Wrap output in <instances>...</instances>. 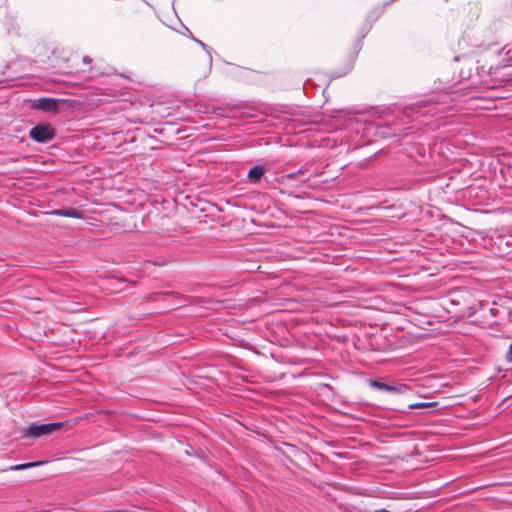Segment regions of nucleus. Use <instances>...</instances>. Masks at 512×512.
<instances>
[{"label": "nucleus", "instance_id": "nucleus-1", "mask_svg": "<svg viewBox=\"0 0 512 512\" xmlns=\"http://www.w3.org/2000/svg\"><path fill=\"white\" fill-rule=\"evenodd\" d=\"M61 422H52V423H39L33 422L29 425V427L23 432L24 437H40L45 436L57 431L62 427Z\"/></svg>", "mask_w": 512, "mask_h": 512}, {"label": "nucleus", "instance_id": "nucleus-2", "mask_svg": "<svg viewBox=\"0 0 512 512\" xmlns=\"http://www.w3.org/2000/svg\"><path fill=\"white\" fill-rule=\"evenodd\" d=\"M29 135L36 142L46 143L55 137V130L50 124H39L30 130Z\"/></svg>", "mask_w": 512, "mask_h": 512}, {"label": "nucleus", "instance_id": "nucleus-3", "mask_svg": "<svg viewBox=\"0 0 512 512\" xmlns=\"http://www.w3.org/2000/svg\"><path fill=\"white\" fill-rule=\"evenodd\" d=\"M60 100L49 97H42L38 99L30 100V107L35 110L43 112L56 113L59 110Z\"/></svg>", "mask_w": 512, "mask_h": 512}, {"label": "nucleus", "instance_id": "nucleus-4", "mask_svg": "<svg viewBox=\"0 0 512 512\" xmlns=\"http://www.w3.org/2000/svg\"><path fill=\"white\" fill-rule=\"evenodd\" d=\"M370 386L375 389L387 391V392H391V393H403L407 389L406 385H403V384L390 385V384H386V383H383L378 380H372L370 382Z\"/></svg>", "mask_w": 512, "mask_h": 512}, {"label": "nucleus", "instance_id": "nucleus-5", "mask_svg": "<svg viewBox=\"0 0 512 512\" xmlns=\"http://www.w3.org/2000/svg\"><path fill=\"white\" fill-rule=\"evenodd\" d=\"M265 167L262 165L253 166L248 172V179L252 183H258L265 174Z\"/></svg>", "mask_w": 512, "mask_h": 512}, {"label": "nucleus", "instance_id": "nucleus-6", "mask_svg": "<svg viewBox=\"0 0 512 512\" xmlns=\"http://www.w3.org/2000/svg\"><path fill=\"white\" fill-rule=\"evenodd\" d=\"M54 214L58 215V216L78 218V219L82 217L81 212L74 208H65V209L55 210Z\"/></svg>", "mask_w": 512, "mask_h": 512}, {"label": "nucleus", "instance_id": "nucleus-7", "mask_svg": "<svg viewBox=\"0 0 512 512\" xmlns=\"http://www.w3.org/2000/svg\"><path fill=\"white\" fill-rule=\"evenodd\" d=\"M42 463H43L42 461H37V462H28V463H23V464H17V465L10 466L8 469H5L4 471L25 470V469L32 468V467H37V466L41 465Z\"/></svg>", "mask_w": 512, "mask_h": 512}, {"label": "nucleus", "instance_id": "nucleus-8", "mask_svg": "<svg viewBox=\"0 0 512 512\" xmlns=\"http://www.w3.org/2000/svg\"><path fill=\"white\" fill-rule=\"evenodd\" d=\"M435 404H436L435 402H418V403L410 404L409 409L430 408V407H433Z\"/></svg>", "mask_w": 512, "mask_h": 512}, {"label": "nucleus", "instance_id": "nucleus-9", "mask_svg": "<svg viewBox=\"0 0 512 512\" xmlns=\"http://www.w3.org/2000/svg\"><path fill=\"white\" fill-rule=\"evenodd\" d=\"M192 39H193L196 43H198V44H199V46H201L205 51H207V53H208V55H209V61H210V62H212V56H211V53H210V51H209L208 46H207L204 42H202L201 40H198V39H196V38H194V37H192Z\"/></svg>", "mask_w": 512, "mask_h": 512}, {"label": "nucleus", "instance_id": "nucleus-10", "mask_svg": "<svg viewBox=\"0 0 512 512\" xmlns=\"http://www.w3.org/2000/svg\"><path fill=\"white\" fill-rule=\"evenodd\" d=\"M302 174V170H298L297 172H292L286 175L288 179H296L298 175Z\"/></svg>", "mask_w": 512, "mask_h": 512}, {"label": "nucleus", "instance_id": "nucleus-11", "mask_svg": "<svg viewBox=\"0 0 512 512\" xmlns=\"http://www.w3.org/2000/svg\"><path fill=\"white\" fill-rule=\"evenodd\" d=\"M507 361L512 363V343L510 344L509 351L507 353Z\"/></svg>", "mask_w": 512, "mask_h": 512}, {"label": "nucleus", "instance_id": "nucleus-12", "mask_svg": "<svg viewBox=\"0 0 512 512\" xmlns=\"http://www.w3.org/2000/svg\"><path fill=\"white\" fill-rule=\"evenodd\" d=\"M83 61H84L85 63H90V62H91V59H90L88 56H84V57H83Z\"/></svg>", "mask_w": 512, "mask_h": 512}, {"label": "nucleus", "instance_id": "nucleus-13", "mask_svg": "<svg viewBox=\"0 0 512 512\" xmlns=\"http://www.w3.org/2000/svg\"><path fill=\"white\" fill-rule=\"evenodd\" d=\"M490 312H491L492 315H496L497 309L496 308H491Z\"/></svg>", "mask_w": 512, "mask_h": 512}, {"label": "nucleus", "instance_id": "nucleus-14", "mask_svg": "<svg viewBox=\"0 0 512 512\" xmlns=\"http://www.w3.org/2000/svg\"><path fill=\"white\" fill-rule=\"evenodd\" d=\"M112 512H128L126 510H112Z\"/></svg>", "mask_w": 512, "mask_h": 512}, {"label": "nucleus", "instance_id": "nucleus-15", "mask_svg": "<svg viewBox=\"0 0 512 512\" xmlns=\"http://www.w3.org/2000/svg\"><path fill=\"white\" fill-rule=\"evenodd\" d=\"M432 100H433V99H431V101H432ZM429 102H430V100H429ZM423 103H425L423 106H426V105L428 104V101H427V100H424V102H423Z\"/></svg>", "mask_w": 512, "mask_h": 512}]
</instances>
